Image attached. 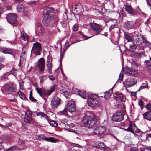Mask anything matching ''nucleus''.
Wrapping results in <instances>:
<instances>
[{"instance_id":"obj_62","label":"nucleus","mask_w":151,"mask_h":151,"mask_svg":"<svg viewBox=\"0 0 151 151\" xmlns=\"http://www.w3.org/2000/svg\"><path fill=\"white\" fill-rule=\"evenodd\" d=\"M151 134H146V139H147L148 138H151Z\"/></svg>"},{"instance_id":"obj_4","label":"nucleus","mask_w":151,"mask_h":151,"mask_svg":"<svg viewBox=\"0 0 151 151\" xmlns=\"http://www.w3.org/2000/svg\"><path fill=\"white\" fill-rule=\"evenodd\" d=\"M99 101L98 95L93 94L89 96L88 98V104L89 106H95L97 104Z\"/></svg>"},{"instance_id":"obj_53","label":"nucleus","mask_w":151,"mask_h":151,"mask_svg":"<svg viewBox=\"0 0 151 151\" xmlns=\"http://www.w3.org/2000/svg\"><path fill=\"white\" fill-rule=\"evenodd\" d=\"M143 103H144L142 100H140L138 102V104L141 106L142 109L143 107Z\"/></svg>"},{"instance_id":"obj_63","label":"nucleus","mask_w":151,"mask_h":151,"mask_svg":"<svg viewBox=\"0 0 151 151\" xmlns=\"http://www.w3.org/2000/svg\"><path fill=\"white\" fill-rule=\"evenodd\" d=\"M111 28L112 29H113L114 28L117 27V25L116 24H113L112 25L111 27Z\"/></svg>"},{"instance_id":"obj_51","label":"nucleus","mask_w":151,"mask_h":151,"mask_svg":"<svg viewBox=\"0 0 151 151\" xmlns=\"http://www.w3.org/2000/svg\"><path fill=\"white\" fill-rule=\"evenodd\" d=\"M17 72V70L14 68L12 69L11 70V73L14 76H15L16 75V73Z\"/></svg>"},{"instance_id":"obj_23","label":"nucleus","mask_w":151,"mask_h":151,"mask_svg":"<svg viewBox=\"0 0 151 151\" xmlns=\"http://www.w3.org/2000/svg\"><path fill=\"white\" fill-rule=\"evenodd\" d=\"M144 119L149 121H151V112L148 111L143 114Z\"/></svg>"},{"instance_id":"obj_49","label":"nucleus","mask_w":151,"mask_h":151,"mask_svg":"<svg viewBox=\"0 0 151 151\" xmlns=\"http://www.w3.org/2000/svg\"><path fill=\"white\" fill-rule=\"evenodd\" d=\"M141 151H151V148L148 147H145L142 149Z\"/></svg>"},{"instance_id":"obj_1","label":"nucleus","mask_w":151,"mask_h":151,"mask_svg":"<svg viewBox=\"0 0 151 151\" xmlns=\"http://www.w3.org/2000/svg\"><path fill=\"white\" fill-rule=\"evenodd\" d=\"M83 122L85 126L89 128H93L98 124L99 122L96 119L93 114L91 113L90 115L86 114L84 117Z\"/></svg>"},{"instance_id":"obj_57","label":"nucleus","mask_w":151,"mask_h":151,"mask_svg":"<svg viewBox=\"0 0 151 151\" xmlns=\"http://www.w3.org/2000/svg\"><path fill=\"white\" fill-rule=\"evenodd\" d=\"M78 26L77 24H75L74 25L73 28V30L75 31H76L78 30Z\"/></svg>"},{"instance_id":"obj_10","label":"nucleus","mask_w":151,"mask_h":151,"mask_svg":"<svg viewBox=\"0 0 151 151\" xmlns=\"http://www.w3.org/2000/svg\"><path fill=\"white\" fill-rule=\"evenodd\" d=\"M66 108L69 112L71 113L74 112L76 110V103L73 101H69L67 104Z\"/></svg>"},{"instance_id":"obj_33","label":"nucleus","mask_w":151,"mask_h":151,"mask_svg":"<svg viewBox=\"0 0 151 151\" xmlns=\"http://www.w3.org/2000/svg\"><path fill=\"white\" fill-rule=\"evenodd\" d=\"M17 93L19 95L20 97L23 100H26L27 99L25 94L19 91Z\"/></svg>"},{"instance_id":"obj_27","label":"nucleus","mask_w":151,"mask_h":151,"mask_svg":"<svg viewBox=\"0 0 151 151\" xmlns=\"http://www.w3.org/2000/svg\"><path fill=\"white\" fill-rule=\"evenodd\" d=\"M55 89V87L53 86L50 89L47 91L45 90L44 95L49 96L54 91Z\"/></svg>"},{"instance_id":"obj_38","label":"nucleus","mask_w":151,"mask_h":151,"mask_svg":"<svg viewBox=\"0 0 151 151\" xmlns=\"http://www.w3.org/2000/svg\"><path fill=\"white\" fill-rule=\"evenodd\" d=\"M134 35L133 36V38L135 39V38L139 37H141V35L139 32H137L136 31H135L134 32Z\"/></svg>"},{"instance_id":"obj_12","label":"nucleus","mask_w":151,"mask_h":151,"mask_svg":"<svg viewBox=\"0 0 151 151\" xmlns=\"http://www.w3.org/2000/svg\"><path fill=\"white\" fill-rule=\"evenodd\" d=\"M4 88L7 91L14 92L16 91V86L14 83L8 84L4 86Z\"/></svg>"},{"instance_id":"obj_37","label":"nucleus","mask_w":151,"mask_h":151,"mask_svg":"<svg viewBox=\"0 0 151 151\" xmlns=\"http://www.w3.org/2000/svg\"><path fill=\"white\" fill-rule=\"evenodd\" d=\"M97 143L98 146L99 147L104 148L105 147V145L101 141H99Z\"/></svg>"},{"instance_id":"obj_44","label":"nucleus","mask_w":151,"mask_h":151,"mask_svg":"<svg viewBox=\"0 0 151 151\" xmlns=\"http://www.w3.org/2000/svg\"><path fill=\"white\" fill-rule=\"evenodd\" d=\"M67 110L68 109L66 108H65L62 111L60 112L61 114L62 115H66L67 114Z\"/></svg>"},{"instance_id":"obj_17","label":"nucleus","mask_w":151,"mask_h":151,"mask_svg":"<svg viewBox=\"0 0 151 151\" xmlns=\"http://www.w3.org/2000/svg\"><path fill=\"white\" fill-rule=\"evenodd\" d=\"M47 60L46 63V66L47 70L49 73H51L52 70L53 65L52 63V61L51 58L47 57Z\"/></svg>"},{"instance_id":"obj_58","label":"nucleus","mask_w":151,"mask_h":151,"mask_svg":"<svg viewBox=\"0 0 151 151\" xmlns=\"http://www.w3.org/2000/svg\"><path fill=\"white\" fill-rule=\"evenodd\" d=\"M23 82H21L19 83L20 88L21 89H23Z\"/></svg>"},{"instance_id":"obj_32","label":"nucleus","mask_w":151,"mask_h":151,"mask_svg":"<svg viewBox=\"0 0 151 151\" xmlns=\"http://www.w3.org/2000/svg\"><path fill=\"white\" fill-rule=\"evenodd\" d=\"M57 139L54 138L52 137H49L47 138L46 137L45 139V140L49 142H50L52 143L56 142L57 141Z\"/></svg>"},{"instance_id":"obj_36","label":"nucleus","mask_w":151,"mask_h":151,"mask_svg":"<svg viewBox=\"0 0 151 151\" xmlns=\"http://www.w3.org/2000/svg\"><path fill=\"white\" fill-rule=\"evenodd\" d=\"M124 37L129 42H131L132 41V39L131 37L130 36V35H127L125 34L124 35Z\"/></svg>"},{"instance_id":"obj_50","label":"nucleus","mask_w":151,"mask_h":151,"mask_svg":"<svg viewBox=\"0 0 151 151\" xmlns=\"http://www.w3.org/2000/svg\"><path fill=\"white\" fill-rule=\"evenodd\" d=\"M151 22V19L150 18H149L145 22V24L147 26H148L149 24Z\"/></svg>"},{"instance_id":"obj_8","label":"nucleus","mask_w":151,"mask_h":151,"mask_svg":"<svg viewBox=\"0 0 151 151\" xmlns=\"http://www.w3.org/2000/svg\"><path fill=\"white\" fill-rule=\"evenodd\" d=\"M124 119L123 113L120 112H116L112 116V120L115 122H120Z\"/></svg>"},{"instance_id":"obj_40","label":"nucleus","mask_w":151,"mask_h":151,"mask_svg":"<svg viewBox=\"0 0 151 151\" xmlns=\"http://www.w3.org/2000/svg\"><path fill=\"white\" fill-rule=\"evenodd\" d=\"M147 85L148 84L147 82H145L142 84L141 87L139 88V90L146 88L147 86Z\"/></svg>"},{"instance_id":"obj_47","label":"nucleus","mask_w":151,"mask_h":151,"mask_svg":"<svg viewBox=\"0 0 151 151\" xmlns=\"http://www.w3.org/2000/svg\"><path fill=\"white\" fill-rule=\"evenodd\" d=\"M6 151H17V149L16 147H13L7 149Z\"/></svg>"},{"instance_id":"obj_5","label":"nucleus","mask_w":151,"mask_h":151,"mask_svg":"<svg viewBox=\"0 0 151 151\" xmlns=\"http://www.w3.org/2000/svg\"><path fill=\"white\" fill-rule=\"evenodd\" d=\"M89 26L92 31L98 34L103 30L101 25L95 23H90Z\"/></svg>"},{"instance_id":"obj_19","label":"nucleus","mask_w":151,"mask_h":151,"mask_svg":"<svg viewBox=\"0 0 151 151\" xmlns=\"http://www.w3.org/2000/svg\"><path fill=\"white\" fill-rule=\"evenodd\" d=\"M0 51L4 53L12 55L13 53V50L9 48L5 47H0Z\"/></svg>"},{"instance_id":"obj_54","label":"nucleus","mask_w":151,"mask_h":151,"mask_svg":"<svg viewBox=\"0 0 151 151\" xmlns=\"http://www.w3.org/2000/svg\"><path fill=\"white\" fill-rule=\"evenodd\" d=\"M30 99L33 102H35L36 101V100L31 96V94L29 95Z\"/></svg>"},{"instance_id":"obj_2","label":"nucleus","mask_w":151,"mask_h":151,"mask_svg":"<svg viewBox=\"0 0 151 151\" xmlns=\"http://www.w3.org/2000/svg\"><path fill=\"white\" fill-rule=\"evenodd\" d=\"M54 9L53 8L46 7L44 9V19L47 24L53 22L54 20L53 15Z\"/></svg>"},{"instance_id":"obj_42","label":"nucleus","mask_w":151,"mask_h":151,"mask_svg":"<svg viewBox=\"0 0 151 151\" xmlns=\"http://www.w3.org/2000/svg\"><path fill=\"white\" fill-rule=\"evenodd\" d=\"M21 36L22 39L25 41L27 40L28 39L27 36L26 34L24 35L22 32L21 33Z\"/></svg>"},{"instance_id":"obj_24","label":"nucleus","mask_w":151,"mask_h":151,"mask_svg":"<svg viewBox=\"0 0 151 151\" xmlns=\"http://www.w3.org/2000/svg\"><path fill=\"white\" fill-rule=\"evenodd\" d=\"M36 113L37 116H40L41 118H45L46 119L48 122H49V117L47 116L44 113L40 112H36Z\"/></svg>"},{"instance_id":"obj_25","label":"nucleus","mask_w":151,"mask_h":151,"mask_svg":"<svg viewBox=\"0 0 151 151\" xmlns=\"http://www.w3.org/2000/svg\"><path fill=\"white\" fill-rule=\"evenodd\" d=\"M113 92V88L110 89L108 91H106L104 93V97L106 99L109 98L111 94H112Z\"/></svg>"},{"instance_id":"obj_34","label":"nucleus","mask_w":151,"mask_h":151,"mask_svg":"<svg viewBox=\"0 0 151 151\" xmlns=\"http://www.w3.org/2000/svg\"><path fill=\"white\" fill-rule=\"evenodd\" d=\"M145 65L148 69H151V63H150V60H147L145 61Z\"/></svg>"},{"instance_id":"obj_56","label":"nucleus","mask_w":151,"mask_h":151,"mask_svg":"<svg viewBox=\"0 0 151 151\" xmlns=\"http://www.w3.org/2000/svg\"><path fill=\"white\" fill-rule=\"evenodd\" d=\"M48 78L51 81H53L55 79V77L52 75H49V76H48Z\"/></svg>"},{"instance_id":"obj_35","label":"nucleus","mask_w":151,"mask_h":151,"mask_svg":"<svg viewBox=\"0 0 151 151\" xmlns=\"http://www.w3.org/2000/svg\"><path fill=\"white\" fill-rule=\"evenodd\" d=\"M47 79V77L45 75H43L39 77V79L40 83H42L44 81Z\"/></svg>"},{"instance_id":"obj_30","label":"nucleus","mask_w":151,"mask_h":151,"mask_svg":"<svg viewBox=\"0 0 151 151\" xmlns=\"http://www.w3.org/2000/svg\"><path fill=\"white\" fill-rule=\"evenodd\" d=\"M17 11L18 12H23L24 9V7L22 4H19L17 7Z\"/></svg>"},{"instance_id":"obj_39","label":"nucleus","mask_w":151,"mask_h":151,"mask_svg":"<svg viewBox=\"0 0 151 151\" xmlns=\"http://www.w3.org/2000/svg\"><path fill=\"white\" fill-rule=\"evenodd\" d=\"M49 124L50 125L54 127H56L58 125L57 122L55 121L54 120L51 121L50 122Z\"/></svg>"},{"instance_id":"obj_20","label":"nucleus","mask_w":151,"mask_h":151,"mask_svg":"<svg viewBox=\"0 0 151 151\" xmlns=\"http://www.w3.org/2000/svg\"><path fill=\"white\" fill-rule=\"evenodd\" d=\"M125 9L126 11L129 14H135V11L131 6V5L126 4L125 6Z\"/></svg>"},{"instance_id":"obj_55","label":"nucleus","mask_w":151,"mask_h":151,"mask_svg":"<svg viewBox=\"0 0 151 151\" xmlns=\"http://www.w3.org/2000/svg\"><path fill=\"white\" fill-rule=\"evenodd\" d=\"M79 34L81 35L82 36H83L84 37H86V38L85 39V40H86L88 38H91L92 36H90V37H87V36H85L83 34V33L82 32H80V31H79Z\"/></svg>"},{"instance_id":"obj_31","label":"nucleus","mask_w":151,"mask_h":151,"mask_svg":"<svg viewBox=\"0 0 151 151\" xmlns=\"http://www.w3.org/2000/svg\"><path fill=\"white\" fill-rule=\"evenodd\" d=\"M61 93L67 97L69 94L68 90V88L62 89L61 90Z\"/></svg>"},{"instance_id":"obj_29","label":"nucleus","mask_w":151,"mask_h":151,"mask_svg":"<svg viewBox=\"0 0 151 151\" xmlns=\"http://www.w3.org/2000/svg\"><path fill=\"white\" fill-rule=\"evenodd\" d=\"M36 33L38 36L41 35L42 33V27L41 26H37L36 28Z\"/></svg>"},{"instance_id":"obj_64","label":"nucleus","mask_w":151,"mask_h":151,"mask_svg":"<svg viewBox=\"0 0 151 151\" xmlns=\"http://www.w3.org/2000/svg\"><path fill=\"white\" fill-rule=\"evenodd\" d=\"M9 100L11 102H17V101L16 100H15L14 99H9Z\"/></svg>"},{"instance_id":"obj_11","label":"nucleus","mask_w":151,"mask_h":151,"mask_svg":"<svg viewBox=\"0 0 151 151\" xmlns=\"http://www.w3.org/2000/svg\"><path fill=\"white\" fill-rule=\"evenodd\" d=\"M61 103V99L57 97H55L51 100V106L52 108H56Z\"/></svg>"},{"instance_id":"obj_22","label":"nucleus","mask_w":151,"mask_h":151,"mask_svg":"<svg viewBox=\"0 0 151 151\" xmlns=\"http://www.w3.org/2000/svg\"><path fill=\"white\" fill-rule=\"evenodd\" d=\"M35 89L39 95L41 97H42L45 100V98L43 96L44 94L45 90L42 88H36Z\"/></svg>"},{"instance_id":"obj_15","label":"nucleus","mask_w":151,"mask_h":151,"mask_svg":"<svg viewBox=\"0 0 151 151\" xmlns=\"http://www.w3.org/2000/svg\"><path fill=\"white\" fill-rule=\"evenodd\" d=\"M32 112L30 110H27L25 114L24 121L27 123H30L32 120Z\"/></svg>"},{"instance_id":"obj_43","label":"nucleus","mask_w":151,"mask_h":151,"mask_svg":"<svg viewBox=\"0 0 151 151\" xmlns=\"http://www.w3.org/2000/svg\"><path fill=\"white\" fill-rule=\"evenodd\" d=\"M145 108L150 112H151V103L145 106Z\"/></svg>"},{"instance_id":"obj_3","label":"nucleus","mask_w":151,"mask_h":151,"mask_svg":"<svg viewBox=\"0 0 151 151\" xmlns=\"http://www.w3.org/2000/svg\"><path fill=\"white\" fill-rule=\"evenodd\" d=\"M141 25L140 23L136 20L135 22L132 21L127 20L124 23V26L127 29H136L139 27Z\"/></svg>"},{"instance_id":"obj_61","label":"nucleus","mask_w":151,"mask_h":151,"mask_svg":"<svg viewBox=\"0 0 151 151\" xmlns=\"http://www.w3.org/2000/svg\"><path fill=\"white\" fill-rule=\"evenodd\" d=\"M130 151H138L137 148L136 147L131 148L130 149Z\"/></svg>"},{"instance_id":"obj_41","label":"nucleus","mask_w":151,"mask_h":151,"mask_svg":"<svg viewBox=\"0 0 151 151\" xmlns=\"http://www.w3.org/2000/svg\"><path fill=\"white\" fill-rule=\"evenodd\" d=\"M142 37H143L142 36L140 37H139L135 38L134 39L137 43H139L140 42L141 40H142Z\"/></svg>"},{"instance_id":"obj_9","label":"nucleus","mask_w":151,"mask_h":151,"mask_svg":"<svg viewBox=\"0 0 151 151\" xmlns=\"http://www.w3.org/2000/svg\"><path fill=\"white\" fill-rule=\"evenodd\" d=\"M125 73L127 75L132 77L137 76L138 74L137 70L133 68H127L126 70Z\"/></svg>"},{"instance_id":"obj_59","label":"nucleus","mask_w":151,"mask_h":151,"mask_svg":"<svg viewBox=\"0 0 151 151\" xmlns=\"http://www.w3.org/2000/svg\"><path fill=\"white\" fill-rule=\"evenodd\" d=\"M147 4L149 6L151 9V0H146Z\"/></svg>"},{"instance_id":"obj_13","label":"nucleus","mask_w":151,"mask_h":151,"mask_svg":"<svg viewBox=\"0 0 151 151\" xmlns=\"http://www.w3.org/2000/svg\"><path fill=\"white\" fill-rule=\"evenodd\" d=\"M106 130L105 127L100 126L98 127H96L93 129V132L95 134H102L104 133Z\"/></svg>"},{"instance_id":"obj_21","label":"nucleus","mask_w":151,"mask_h":151,"mask_svg":"<svg viewBox=\"0 0 151 151\" xmlns=\"http://www.w3.org/2000/svg\"><path fill=\"white\" fill-rule=\"evenodd\" d=\"M130 132L133 134L135 132V130L137 128V127L134 123H130L128 126Z\"/></svg>"},{"instance_id":"obj_46","label":"nucleus","mask_w":151,"mask_h":151,"mask_svg":"<svg viewBox=\"0 0 151 151\" xmlns=\"http://www.w3.org/2000/svg\"><path fill=\"white\" fill-rule=\"evenodd\" d=\"M26 50V47H24L22 48V52L21 54V55L22 56H25Z\"/></svg>"},{"instance_id":"obj_28","label":"nucleus","mask_w":151,"mask_h":151,"mask_svg":"<svg viewBox=\"0 0 151 151\" xmlns=\"http://www.w3.org/2000/svg\"><path fill=\"white\" fill-rule=\"evenodd\" d=\"M142 40L143 41V43L146 47H150L151 46V44L147 41L145 37H142Z\"/></svg>"},{"instance_id":"obj_16","label":"nucleus","mask_w":151,"mask_h":151,"mask_svg":"<svg viewBox=\"0 0 151 151\" xmlns=\"http://www.w3.org/2000/svg\"><path fill=\"white\" fill-rule=\"evenodd\" d=\"M114 96L117 101H124L126 100L125 96L122 93L118 92L114 94Z\"/></svg>"},{"instance_id":"obj_18","label":"nucleus","mask_w":151,"mask_h":151,"mask_svg":"<svg viewBox=\"0 0 151 151\" xmlns=\"http://www.w3.org/2000/svg\"><path fill=\"white\" fill-rule=\"evenodd\" d=\"M126 83L128 87H130L134 85L137 82L136 79L132 78H128L126 80Z\"/></svg>"},{"instance_id":"obj_26","label":"nucleus","mask_w":151,"mask_h":151,"mask_svg":"<svg viewBox=\"0 0 151 151\" xmlns=\"http://www.w3.org/2000/svg\"><path fill=\"white\" fill-rule=\"evenodd\" d=\"M77 93L83 99H86L87 97V95L84 91H78Z\"/></svg>"},{"instance_id":"obj_7","label":"nucleus","mask_w":151,"mask_h":151,"mask_svg":"<svg viewBox=\"0 0 151 151\" xmlns=\"http://www.w3.org/2000/svg\"><path fill=\"white\" fill-rule=\"evenodd\" d=\"M33 46L32 49V52L36 55H40V51L42 48L41 44L39 42H37L33 43Z\"/></svg>"},{"instance_id":"obj_52","label":"nucleus","mask_w":151,"mask_h":151,"mask_svg":"<svg viewBox=\"0 0 151 151\" xmlns=\"http://www.w3.org/2000/svg\"><path fill=\"white\" fill-rule=\"evenodd\" d=\"M135 132L139 134H141L142 133V132L139 129H138L137 127V129H136V130H135Z\"/></svg>"},{"instance_id":"obj_45","label":"nucleus","mask_w":151,"mask_h":151,"mask_svg":"<svg viewBox=\"0 0 151 151\" xmlns=\"http://www.w3.org/2000/svg\"><path fill=\"white\" fill-rule=\"evenodd\" d=\"M25 61V56H22L21 55L20 62V63H24Z\"/></svg>"},{"instance_id":"obj_6","label":"nucleus","mask_w":151,"mask_h":151,"mask_svg":"<svg viewBox=\"0 0 151 151\" xmlns=\"http://www.w3.org/2000/svg\"><path fill=\"white\" fill-rule=\"evenodd\" d=\"M17 15L15 14L9 13L7 15L6 19L8 22L13 26H16Z\"/></svg>"},{"instance_id":"obj_14","label":"nucleus","mask_w":151,"mask_h":151,"mask_svg":"<svg viewBox=\"0 0 151 151\" xmlns=\"http://www.w3.org/2000/svg\"><path fill=\"white\" fill-rule=\"evenodd\" d=\"M39 69V71L43 72L45 68V60L44 58H41L38 60L37 66Z\"/></svg>"},{"instance_id":"obj_48","label":"nucleus","mask_w":151,"mask_h":151,"mask_svg":"<svg viewBox=\"0 0 151 151\" xmlns=\"http://www.w3.org/2000/svg\"><path fill=\"white\" fill-rule=\"evenodd\" d=\"M46 137L44 135H40L38 136V138L40 140H45Z\"/></svg>"},{"instance_id":"obj_60","label":"nucleus","mask_w":151,"mask_h":151,"mask_svg":"<svg viewBox=\"0 0 151 151\" xmlns=\"http://www.w3.org/2000/svg\"><path fill=\"white\" fill-rule=\"evenodd\" d=\"M123 77V75L122 73H120L119 78V80L120 81H122Z\"/></svg>"}]
</instances>
